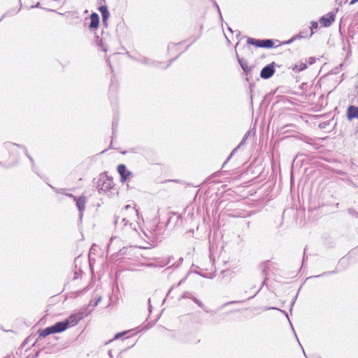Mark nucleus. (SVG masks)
Masks as SVG:
<instances>
[{
    "label": "nucleus",
    "mask_w": 358,
    "mask_h": 358,
    "mask_svg": "<svg viewBox=\"0 0 358 358\" xmlns=\"http://www.w3.org/2000/svg\"><path fill=\"white\" fill-rule=\"evenodd\" d=\"M124 212L127 214V217L120 219L119 217L115 215L113 223L117 228L122 229L124 227L129 226L131 229L136 231V224L133 222H137L138 219V211L130 205L124 207Z\"/></svg>",
    "instance_id": "nucleus-1"
},
{
    "label": "nucleus",
    "mask_w": 358,
    "mask_h": 358,
    "mask_svg": "<svg viewBox=\"0 0 358 358\" xmlns=\"http://www.w3.org/2000/svg\"><path fill=\"white\" fill-rule=\"evenodd\" d=\"M112 177L108 176L106 173H101L96 181V187L101 193H106L113 187Z\"/></svg>",
    "instance_id": "nucleus-2"
},
{
    "label": "nucleus",
    "mask_w": 358,
    "mask_h": 358,
    "mask_svg": "<svg viewBox=\"0 0 358 358\" xmlns=\"http://www.w3.org/2000/svg\"><path fill=\"white\" fill-rule=\"evenodd\" d=\"M67 322H57L55 324L38 331L39 337L45 338L50 334L60 333L68 329Z\"/></svg>",
    "instance_id": "nucleus-3"
},
{
    "label": "nucleus",
    "mask_w": 358,
    "mask_h": 358,
    "mask_svg": "<svg viewBox=\"0 0 358 358\" xmlns=\"http://www.w3.org/2000/svg\"><path fill=\"white\" fill-rule=\"evenodd\" d=\"M117 171L120 176V181L122 182H125L134 177L133 173L129 171L124 164H119L117 167Z\"/></svg>",
    "instance_id": "nucleus-4"
},
{
    "label": "nucleus",
    "mask_w": 358,
    "mask_h": 358,
    "mask_svg": "<svg viewBox=\"0 0 358 358\" xmlns=\"http://www.w3.org/2000/svg\"><path fill=\"white\" fill-rule=\"evenodd\" d=\"M275 62H271L265 66L260 72V76L263 79H268L275 73Z\"/></svg>",
    "instance_id": "nucleus-5"
},
{
    "label": "nucleus",
    "mask_w": 358,
    "mask_h": 358,
    "mask_svg": "<svg viewBox=\"0 0 358 358\" xmlns=\"http://www.w3.org/2000/svg\"><path fill=\"white\" fill-rule=\"evenodd\" d=\"M336 15L334 13H329L326 15H323L319 20L320 24L324 27H329L335 21Z\"/></svg>",
    "instance_id": "nucleus-6"
},
{
    "label": "nucleus",
    "mask_w": 358,
    "mask_h": 358,
    "mask_svg": "<svg viewBox=\"0 0 358 358\" xmlns=\"http://www.w3.org/2000/svg\"><path fill=\"white\" fill-rule=\"evenodd\" d=\"M75 201H76L78 210L79 211L80 218L82 219L83 215V212H84V210L85 209V203H86L85 197L84 196H80L79 197H77L75 199Z\"/></svg>",
    "instance_id": "nucleus-7"
},
{
    "label": "nucleus",
    "mask_w": 358,
    "mask_h": 358,
    "mask_svg": "<svg viewBox=\"0 0 358 358\" xmlns=\"http://www.w3.org/2000/svg\"><path fill=\"white\" fill-rule=\"evenodd\" d=\"M249 136V131H248L245 136H243V138H242L241 141L240 142V143L238 145V146L236 148H235L230 153V155H229V157L227 158V159L225 160V162H224V164H222V168L224 167V166L227 164V163L230 160V159L232 157V156L237 152V150L241 147L243 146V145L245 144V142H246V140L248 138Z\"/></svg>",
    "instance_id": "nucleus-8"
},
{
    "label": "nucleus",
    "mask_w": 358,
    "mask_h": 358,
    "mask_svg": "<svg viewBox=\"0 0 358 358\" xmlns=\"http://www.w3.org/2000/svg\"><path fill=\"white\" fill-rule=\"evenodd\" d=\"M262 275L264 276V281L262 282V286L260 287V288L257 291V292L252 296H250L249 297L248 299H252L255 296L257 295V293H259V292L261 290V289L264 287V285L266 284V281L268 280V271H269V267L268 266V263L267 262H264V264H262Z\"/></svg>",
    "instance_id": "nucleus-9"
},
{
    "label": "nucleus",
    "mask_w": 358,
    "mask_h": 358,
    "mask_svg": "<svg viewBox=\"0 0 358 358\" xmlns=\"http://www.w3.org/2000/svg\"><path fill=\"white\" fill-rule=\"evenodd\" d=\"M83 318V316L81 314L78 315H71L69 318L63 320L62 322H68V328L69 327H73L76 325L80 320H81Z\"/></svg>",
    "instance_id": "nucleus-10"
},
{
    "label": "nucleus",
    "mask_w": 358,
    "mask_h": 358,
    "mask_svg": "<svg viewBox=\"0 0 358 358\" xmlns=\"http://www.w3.org/2000/svg\"><path fill=\"white\" fill-rule=\"evenodd\" d=\"M90 23L89 25V29H96L99 24V15L96 13H92L90 16Z\"/></svg>",
    "instance_id": "nucleus-11"
},
{
    "label": "nucleus",
    "mask_w": 358,
    "mask_h": 358,
    "mask_svg": "<svg viewBox=\"0 0 358 358\" xmlns=\"http://www.w3.org/2000/svg\"><path fill=\"white\" fill-rule=\"evenodd\" d=\"M347 117L348 120H358V107L355 106H350L347 110Z\"/></svg>",
    "instance_id": "nucleus-12"
},
{
    "label": "nucleus",
    "mask_w": 358,
    "mask_h": 358,
    "mask_svg": "<svg viewBox=\"0 0 358 358\" xmlns=\"http://www.w3.org/2000/svg\"><path fill=\"white\" fill-rule=\"evenodd\" d=\"M138 62L140 63L143 64H145V65H148V66H154V67H157V68L159 67L160 65L162 64V62L154 61V60H152V59L146 58V57H143L142 59H140L138 60Z\"/></svg>",
    "instance_id": "nucleus-13"
},
{
    "label": "nucleus",
    "mask_w": 358,
    "mask_h": 358,
    "mask_svg": "<svg viewBox=\"0 0 358 358\" xmlns=\"http://www.w3.org/2000/svg\"><path fill=\"white\" fill-rule=\"evenodd\" d=\"M237 57H238V63H239L240 66H241L243 71H244V73L245 74H248L251 71V67H250L248 65V62L246 60H245L243 58H240L238 55H237Z\"/></svg>",
    "instance_id": "nucleus-14"
},
{
    "label": "nucleus",
    "mask_w": 358,
    "mask_h": 358,
    "mask_svg": "<svg viewBox=\"0 0 358 358\" xmlns=\"http://www.w3.org/2000/svg\"><path fill=\"white\" fill-rule=\"evenodd\" d=\"M306 37L305 35H303V31L300 32L299 34L293 36L289 40L284 41L282 43V45H288L291 44L294 41H295L297 39L303 38Z\"/></svg>",
    "instance_id": "nucleus-15"
},
{
    "label": "nucleus",
    "mask_w": 358,
    "mask_h": 358,
    "mask_svg": "<svg viewBox=\"0 0 358 358\" xmlns=\"http://www.w3.org/2000/svg\"><path fill=\"white\" fill-rule=\"evenodd\" d=\"M247 43L248 44L255 45V47L262 48V39H255L249 37L248 38Z\"/></svg>",
    "instance_id": "nucleus-16"
},
{
    "label": "nucleus",
    "mask_w": 358,
    "mask_h": 358,
    "mask_svg": "<svg viewBox=\"0 0 358 358\" xmlns=\"http://www.w3.org/2000/svg\"><path fill=\"white\" fill-rule=\"evenodd\" d=\"M274 46L273 41L271 39H262V48H271Z\"/></svg>",
    "instance_id": "nucleus-17"
},
{
    "label": "nucleus",
    "mask_w": 358,
    "mask_h": 358,
    "mask_svg": "<svg viewBox=\"0 0 358 358\" xmlns=\"http://www.w3.org/2000/svg\"><path fill=\"white\" fill-rule=\"evenodd\" d=\"M307 69V64L305 63H301L299 65H295V66L293 68V70L295 71H302Z\"/></svg>",
    "instance_id": "nucleus-18"
},
{
    "label": "nucleus",
    "mask_w": 358,
    "mask_h": 358,
    "mask_svg": "<svg viewBox=\"0 0 358 358\" xmlns=\"http://www.w3.org/2000/svg\"><path fill=\"white\" fill-rule=\"evenodd\" d=\"M310 24H311V26L310 27V34L309 35V37L312 36V35L313 34V33H314L313 32V29H317L318 28V23H317V22L312 21L310 22Z\"/></svg>",
    "instance_id": "nucleus-19"
},
{
    "label": "nucleus",
    "mask_w": 358,
    "mask_h": 358,
    "mask_svg": "<svg viewBox=\"0 0 358 358\" xmlns=\"http://www.w3.org/2000/svg\"><path fill=\"white\" fill-rule=\"evenodd\" d=\"M173 218H176L177 222L182 221L181 215L178 213H172V216L169 218V222H171Z\"/></svg>",
    "instance_id": "nucleus-20"
},
{
    "label": "nucleus",
    "mask_w": 358,
    "mask_h": 358,
    "mask_svg": "<svg viewBox=\"0 0 358 358\" xmlns=\"http://www.w3.org/2000/svg\"><path fill=\"white\" fill-rule=\"evenodd\" d=\"M14 145H17V146H18V147H20V148H23V149H24V154H25V155H26V156L29 159V160L31 161V162L32 164H34V159H33V158H32V157L29 155V153H28V152H27V148H26L24 145H17V144H14Z\"/></svg>",
    "instance_id": "nucleus-21"
},
{
    "label": "nucleus",
    "mask_w": 358,
    "mask_h": 358,
    "mask_svg": "<svg viewBox=\"0 0 358 358\" xmlns=\"http://www.w3.org/2000/svg\"><path fill=\"white\" fill-rule=\"evenodd\" d=\"M348 213L349 215H350L353 217H358V212H357L354 208H348Z\"/></svg>",
    "instance_id": "nucleus-22"
},
{
    "label": "nucleus",
    "mask_w": 358,
    "mask_h": 358,
    "mask_svg": "<svg viewBox=\"0 0 358 358\" xmlns=\"http://www.w3.org/2000/svg\"><path fill=\"white\" fill-rule=\"evenodd\" d=\"M336 271H328V272H324L323 273L320 274V275H315L313 276V278H320L321 276H325V275H330V274H334V273H336Z\"/></svg>",
    "instance_id": "nucleus-23"
},
{
    "label": "nucleus",
    "mask_w": 358,
    "mask_h": 358,
    "mask_svg": "<svg viewBox=\"0 0 358 358\" xmlns=\"http://www.w3.org/2000/svg\"><path fill=\"white\" fill-rule=\"evenodd\" d=\"M210 1L213 3V6L216 8V9L220 15V18L222 19L221 11H220V7H219L218 4L217 3V2L215 0H210Z\"/></svg>",
    "instance_id": "nucleus-24"
},
{
    "label": "nucleus",
    "mask_w": 358,
    "mask_h": 358,
    "mask_svg": "<svg viewBox=\"0 0 358 358\" xmlns=\"http://www.w3.org/2000/svg\"><path fill=\"white\" fill-rule=\"evenodd\" d=\"M192 297H194L193 295H192L191 293L188 292H185L182 294V295L180 296V299H186V298H188V299H192Z\"/></svg>",
    "instance_id": "nucleus-25"
},
{
    "label": "nucleus",
    "mask_w": 358,
    "mask_h": 358,
    "mask_svg": "<svg viewBox=\"0 0 358 358\" xmlns=\"http://www.w3.org/2000/svg\"><path fill=\"white\" fill-rule=\"evenodd\" d=\"M99 10L100 11L101 14H103V13H106L107 12H108V8L106 6L103 5V6H101L99 8Z\"/></svg>",
    "instance_id": "nucleus-26"
},
{
    "label": "nucleus",
    "mask_w": 358,
    "mask_h": 358,
    "mask_svg": "<svg viewBox=\"0 0 358 358\" xmlns=\"http://www.w3.org/2000/svg\"><path fill=\"white\" fill-rule=\"evenodd\" d=\"M192 300L194 301V303H196L199 307L201 308H203L204 306L203 303L199 301L198 299H196V297H192Z\"/></svg>",
    "instance_id": "nucleus-27"
},
{
    "label": "nucleus",
    "mask_w": 358,
    "mask_h": 358,
    "mask_svg": "<svg viewBox=\"0 0 358 358\" xmlns=\"http://www.w3.org/2000/svg\"><path fill=\"white\" fill-rule=\"evenodd\" d=\"M242 302H243V301H231L225 303L222 306L226 307L227 306H228L229 304L238 303H242Z\"/></svg>",
    "instance_id": "nucleus-28"
},
{
    "label": "nucleus",
    "mask_w": 358,
    "mask_h": 358,
    "mask_svg": "<svg viewBox=\"0 0 358 358\" xmlns=\"http://www.w3.org/2000/svg\"><path fill=\"white\" fill-rule=\"evenodd\" d=\"M127 333V331H122V332H120V333H117L115 335V337H114V339H119L120 338H121L122 336H124L125 334Z\"/></svg>",
    "instance_id": "nucleus-29"
},
{
    "label": "nucleus",
    "mask_w": 358,
    "mask_h": 358,
    "mask_svg": "<svg viewBox=\"0 0 358 358\" xmlns=\"http://www.w3.org/2000/svg\"><path fill=\"white\" fill-rule=\"evenodd\" d=\"M101 17H102V19L106 20H108L109 17H110V13L109 11L106 13H103L101 15Z\"/></svg>",
    "instance_id": "nucleus-30"
},
{
    "label": "nucleus",
    "mask_w": 358,
    "mask_h": 358,
    "mask_svg": "<svg viewBox=\"0 0 358 358\" xmlns=\"http://www.w3.org/2000/svg\"><path fill=\"white\" fill-rule=\"evenodd\" d=\"M65 195L69 196V197H70V198L73 199L74 201L77 198L76 196H74L73 194H70V193H66V194H65Z\"/></svg>",
    "instance_id": "nucleus-31"
},
{
    "label": "nucleus",
    "mask_w": 358,
    "mask_h": 358,
    "mask_svg": "<svg viewBox=\"0 0 358 358\" xmlns=\"http://www.w3.org/2000/svg\"><path fill=\"white\" fill-rule=\"evenodd\" d=\"M113 240L114 239L113 238H111L110 243L108 245V251H110L111 250L112 243H113Z\"/></svg>",
    "instance_id": "nucleus-32"
},
{
    "label": "nucleus",
    "mask_w": 358,
    "mask_h": 358,
    "mask_svg": "<svg viewBox=\"0 0 358 358\" xmlns=\"http://www.w3.org/2000/svg\"><path fill=\"white\" fill-rule=\"evenodd\" d=\"M176 47V44H175V43L169 44V46H168V50H171L172 48H175Z\"/></svg>",
    "instance_id": "nucleus-33"
},
{
    "label": "nucleus",
    "mask_w": 358,
    "mask_h": 358,
    "mask_svg": "<svg viewBox=\"0 0 358 358\" xmlns=\"http://www.w3.org/2000/svg\"><path fill=\"white\" fill-rule=\"evenodd\" d=\"M101 301V296H99L94 303V306H97Z\"/></svg>",
    "instance_id": "nucleus-34"
},
{
    "label": "nucleus",
    "mask_w": 358,
    "mask_h": 358,
    "mask_svg": "<svg viewBox=\"0 0 358 358\" xmlns=\"http://www.w3.org/2000/svg\"><path fill=\"white\" fill-rule=\"evenodd\" d=\"M102 24H103V25L104 27H107V26H108V20H104L102 19Z\"/></svg>",
    "instance_id": "nucleus-35"
},
{
    "label": "nucleus",
    "mask_w": 358,
    "mask_h": 358,
    "mask_svg": "<svg viewBox=\"0 0 358 358\" xmlns=\"http://www.w3.org/2000/svg\"><path fill=\"white\" fill-rule=\"evenodd\" d=\"M40 7H41V6H40V3H39V2L36 3V5H34V6H31V8H40Z\"/></svg>",
    "instance_id": "nucleus-36"
},
{
    "label": "nucleus",
    "mask_w": 358,
    "mask_h": 358,
    "mask_svg": "<svg viewBox=\"0 0 358 358\" xmlns=\"http://www.w3.org/2000/svg\"><path fill=\"white\" fill-rule=\"evenodd\" d=\"M357 2H358V0H351V1L350 2V5H353Z\"/></svg>",
    "instance_id": "nucleus-37"
},
{
    "label": "nucleus",
    "mask_w": 358,
    "mask_h": 358,
    "mask_svg": "<svg viewBox=\"0 0 358 358\" xmlns=\"http://www.w3.org/2000/svg\"><path fill=\"white\" fill-rule=\"evenodd\" d=\"M174 60H175V59H171V60L169 61V63L166 66H164V68H167V67H168V66L171 64V62H172L173 61H174Z\"/></svg>",
    "instance_id": "nucleus-38"
},
{
    "label": "nucleus",
    "mask_w": 358,
    "mask_h": 358,
    "mask_svg": "<svg viewBox=\"0 0 358 358\" xmlns=\"http://www.w3.org/2000/svg\"><path fill=\"white\" fill-rule=\"evenodd\" d=\"M306 250L305 249L304 250V253H303V263L304 262L305 259H306Z\"/></svg>",
    "instance_id": "nucleus-39"
},
{
    "label": "nucleus",
    "mask_w": 358,
    "mask_h": 358,
    "mask_svg": "<svg viewBox=\"0 0 358 358\" xmlns=\"http://www.w3.org/2000/svg\"><path fill=\"white\" fill-rule=\"evenodd\" d=\"M78 278V272H76L75 273V275H74V279H77Z\"/></svg>",
    "instance_id": "nucleus-40"
},
{
    "label": "nucleus",
    "mask_w": 358,
    "mask_h": 358,
    "mask_svg": "<svg viewBox=\"0 0 358 358\" xmlns=\"http://www.w3.org/2000/svg\"><path fill=\"white\" fill-rule=\"evenodd\" d=\"M296 296H295L294 299V300L292 301V304H291V306H292V307L294 306V303H295V300H296Z\"/></svg>",
    "instance_id": "nucleus-41"
},
{
    "label": "nucleus",
    "mask_w": 358,
    "mask_h": 358,
    "mask_svg": "<svg viewBox=\"0 0 358 358\" xmlns=\"http://www.w3.org/2000/svg\"><path fill=\"white\" fill-rule=\"evenodd\" d=\"M108 355H109L110 357H112V356H113V355H112V351H111V350H109V351H108Z\"/></svg>",
    "instance_id": "nucleus-42"
},
{
    "label": "nucleus",
    "mask_w": 358,
    "mask_h": 358,
    "mask_svg": "<svg viewBox=\"0 0 358 358\" xmlns=\"http://www.w3.org/2000/svg\"><path fill=\"white\" fill-rule=\"evenodd\" d=\"M182 261H183V258H182V257H180V258L179 259V264H180Z\"/></svg>",
    "instance_id": "nucleus-43"
},
{
    "label": "nucleus",
    "mask_w": 358,
    "mask_h": 358,
    "mask_svg": "<svg viewBox=\"0 0 358 358\" xmlns=\"http://www.w3.org/2000/svg\"><path fill=\"white\" fill-rule=\"evenodd\" d=\"M8 13H6V14L3 15L2 18H3V17H5V15H8Z\"/></svg>",
    "instance_id": "nucleus-44"
},
{
    "label": "nucleus",
    "mask_w": 358,
    "mask_h": 358,
    "mask_svg": "<svg viewBox=\"0 0 358 358\" xmlns=\"http://www.w3.org/2000/svg\"><path fill=\"white\" fill-rule=\"evenodd\" d=\"M181 283H182V280L179 282L178 285H180Z\"/></svg>",
    "instance_id": "nucleus-45"
},
{
    "label": "nucleus",
    "mask_w": 358,
    "mask_h": 358,
    "mask_svg": "<svg viewBox=\"0 0 358 358\" xmlns=\"http://www.w3.org/2000/svg\"><path fill=\"white\" fill-rule=\"evenodd\" d=\"M268 309H277V308H274V307H272V308H269Z\"/></svg>",
    "instance_id": "nucleus-46"
},
{
    "label": "nucleus",
    "mask_w": 358,
    "mask_h": 358,
    "mask_svg": "<svg viewBox=\"0 0 358 358\" xmlns=\"http://www.w3.org/2000/svg\"><path fill=\"white\" fill-rule=\"evenodd\" d=\"M196 38H194V39L192 41V43L195 42V41H196Z\"/></svg>",
    "instance_id": "nucleus-47"
},
{
    "label": "nucleus",
    "mask_w": 358,
    "mask_h": 358,
    "mask_svg": "<svg viewBox=\"0 0 358 358\" xmlns=\"http://www.w3.org/2000/svg\"><path fill=\"white\" fill-rule=\"evenodd\" d=\"M20 10V8H18L17 10V13H19Z\"/></svg>",
    "instance_id": "nucleus-48"
},
{
    "label": "nucleus",
    "mask_w": 358,
    "mask_h": 358,
    "mask_svg": "<svg viewBox=\"0 0 358 358\" xmlns=\"http://www.w3.org/2000/svg\"><path fill=\"white\" fill-rule=\"evenodd\" d=\"M20 10V8H18L17 10V13H19Z\"/></svg>",
    "instance_id": "nucleus-49"
},
{
    "label": "nucleus",
    "mask_w": 358,
    "mask_h": 358,
    "mask_svg": "<svg viewBox=\"0 0 358 358\" xmlns=\"http://www.w3.org/2000/svg\"><path fill=\"white\" fill-rule=\"evenodd\" d=\"M20 10V8H18L17 10V13H19Z\"/></svg>",
    "instance_id": "nucleus-50"
},
{
    "label": "nucleus",
    "mask_w": 358,
    "mask_h": 358,
    "mask_svg": "<svg viewBox=\"0 0 358 358\" xmlns=\"http://www.w3.org/2000/svg\"><path fill=\"white\" fill-rule=\"evenodd\" d=\"M1 20H2V17H1V18H0V22H1Z\"/></svg>",
    "instance_id": "nucleus-51"
},
{
    "label": "nucleus",
    "mask_w": 358,
    "mask_h": 358,
    "mask_svg": "<svg viewBox=\"0 0 358 358\" xmlns=\"http://www.w3.org/2000/svg\"><path fill=\"white\" fill-rule=\"evenodd\" d=\"M1 20H2V17H1V18H0V22H1Z\"/></svg>",
    "instance_id": "nucleus-52"
},
{
    "label": "nucleus",
    "mask_w": 358,
    "mask_h": 358,
    "mask_svg": "<svg viewBox=\"0 0 358 358\" xmlns=\"http://www.w3.org/2000/svg\"><path fill=\"white\" fill-rule=\"evenodd\" d=\"M1 20H2V17H1V18H0V22H1Z\"/></svg>",
    "instance_id": "nucleus-53"
},
{
    "label": "nucleus",
    "mask_w": 358,
    "mask_h": 358,
    "mask_svg": "<svg viewBox=\"0 0 358 358\" xmlns=\"http://www.w3.org/2000/svg\"><path fill=\"white\" fill-rule=\"evenodd\" d=\"M1 20H2V17H1V18H0V22H1Z\"/></svg>",
    "instance_id": "nucleus-54"
},
{
    "label": "nucleus",
    "mask_w": 358,
    "mask_h": 358,
    "mask_svg": "<svg viewBox=\"0 0 358 358\" xmlns=\"http://www.w3.org/2000/svg\"><path fill=\"white\" fill-rule=\"evenodd\" d=\"M357 95H358V90H357Z\"/></svg>",
    "instance_id": "nucleus-55"
}]
</instances>
